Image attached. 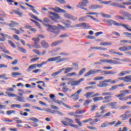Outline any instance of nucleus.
I'll return each instance as SVG.
<instances>
[{"mask_svg": "<svg viewBox=\"0 0 131 131\" xmlns=\"http://www.w3.org/2000/svg\"><path fill=\"white\" fill-rule=\"evenodd\" d=\"M70 126H72V127H75V128H77L78 127V126L76 124H68Z\"/></svg>", "mask_w": 131, "mask_h": 131, "instance_id": "60", "label": "nucleus"}, {"mask_svg": "<svg viewBox=\"0 0 131 131\" xmlns=\"http://www.w3.org/2000/svg\"><path fill=\"white\" fill-rule=\"evenodd\" d=\"M100 72H101V74H103V75H115L117 73V72L116 71H103L102 70H97V69H95V70H91L89 71L88 72L85 73L84 74V77H86L87 76H90L91 74H99Z\"/></svg>", "mask_w": 131, "mask_h": 131, "instance_id": "1", "label": "nucleus"}, {"mask_svg": "<svg viewBox=\"0 0 131 131\" xmlns=\"http://www.w3.org/2000/svg\"><path fill=\"white\" fill-rule=\"evenodd\" d=\"M99 2V4H103L104 5H109V4H111L112 2L109 1H103V0H97Z\"/></svg>", "mask_w": 131, "mask_h": 131, "instance_id": "21", "label": "nucleus"}, {"mask_svg": "<svg viewBox=\"0 0 131 131\" xmlns=\"http://www.w3.org/2000/svg\"><path fill=\"white\" fill-rule=\"evenodd\" d=\"M58 74H60V72L59 71L53 73L52 74V76L55 77V76H56V75H58Z\"/></svg>", "mask_w": 131, "mask_h": 131, "instance_id": "64", "label": "nucleus"}, {"mask_svg": "<svg viewBox=\"0 0 131 131\" xmlns=\"http://www.w3.org/2000/svg\"><path fill=\"white\" fill-rule=\"evenodd\" d=\"M43 26H46V27H48L47 28V31L49 32H52L54 33L55 36H57V35H59L60 33V31L58 30V27L55 25L43 24Z\"/></svg>", "mask_w": 131, "mask_h": 131, "instance_id": "2", "label": "nucleus"}, {"mask_svg": "<svg viewBox=\"0 0 131 131\" xmlns=\"http://www.w3.org/2000/svg\"><path fill=\"white\" fill-rule=\"evenodd\" d=\"M95 94V92H89L86 93L85 94H84V97L86 98V99H90V96H92V95Z\"/></svg>", "mask_w": 131, "mask_h": 131, "instance_id": "18", "label": "nucleus"}, {"mask_svg": "<svg viewBox=\"0 0 131 131\" xmlns=\"http://www.w3.org/2000/svg\"><path fill=\"white\" fill-rule=\"evenodd\" d=\"M118 86L117 85H115L112 86L111 88L109 89V91H115V90H117Z\"/></svg>", "mask_w": 131, "mask_h": 131, "instance_id": "38", "label": "nucleus"}, {"mask_svg": "<svg viewBox=\"0 0 131 131\" xmlns=\"http://www.w3.org/2000/svg\"><path fill=\"white\" fill-rule=\"evenodd\" d=\"M120 93L121 94L117 95H116L115 96L117 97V98H121V97H125V96H126V94H128V93H129V92L128 91V90H122L120 91Z\"/></svg>", "mask_w": 131, "mask_h": 131, "instance_id": "7", "label": "nucleus"}, {"mask_svg": "<svg viewBox=\"0 0 131 131\" xmlns=\"http://www.w3.org/2000/svg\"><path fill=\"white\" fill-rule=\"evenodd\" d=\"M31 11H32V12L33 13H34L35 14H36V15H39V13L38 11H37V10H36V9H35L34 8H32V9H31Z\"/></svg>", "mask_w": 131, "mask_h": 131, "instance_id": "49", "label": "nucleus"}, {"mask_svg": "<svg viewBox=\"0 0 131 131\" xmlns=\"http://www.w3.org/2000/svg\"><path fill=\"white\" fill-rule=\"evenodd\" d=\"M115 18L117 19H119V20H124V17H122L120 15H117L115 16Z\"/></svg>", "mask_w": 131, "mask_h": 131, "instance_id": "55", "label": "nucleus"}, {"mask_svg": "<svg viewBox=\"0 0 131 131\" xmlns=\"http://www.w3.org/2000/svg\"><path fill=\"white\" fill-rule=\"evenodd\" d=\"M87 128H89V129H92L93 130H97V128L94 126H87Z\"/></svg>", "mask_w": 131, "mask_h": 131, "instance_id": "57", "label": "nucleus"}, {"mask_svg": "<svg viewBox=\"0 0 131 131\" xmlns=\"http://www.w3.org/2000/svg\"><path fill=\"white\" fill-rule=\"evenodd\" d=\"M64 17L67 19H70V20H73V21H76V20H77V17L69 13H64Z\"/></svg>", "mask_w": 131, "mask_h": 131, "instance_id": "5", "label": "nucleus"}, {"mask_svg": "<svg viewBox=\"0 0 131 131\" xmlns=\"http://www.w3.org/2000/svg\"><path fill=\"white\" fill-rule=\"evenodd\" d=\"M97 108H98V105L94 104L91 108V111H94L95 109H97Z\"/></svg>", "mask_w": 131, "mask_h": 131, "instance_id": "59", "label": "nucleus"}, {"mask_svg": "<svg viewBox=\"0 0 131 131\" xmlns=\"http://www.w3.org/2000/svg\"><path fill=\"white\" fill-rule=\"evenodd\" d=\"M17 98L19 102H22L23 103H25L26 102L25 100H24V97H20L19 96H17Z\"/></svg>", "mask_w": 131, "mask_h": 131, "instance_id": "29", "label": "nucleus"}, {"mask_svg": "<svg viewBox=\"0 0 131 131\" xmlns=\"http://www.w3.org/2000/svg\"><path fill=\"white\" fill-rule=\"evenodd\" d=\"M106 126H108V122L105 121L104 123H102L101 125V127H106Z\"/></svg>", "mask_w": 131, "mask_h": 131, "instance_id": "44", "label": "nucleus"}, {"mask_svg": "<svg viewBox=\"0 0 131 131\" xmlns=\"http://www.w3.org/2000/svg\"><path fill=\"white\" fill-rule=\"evenodd\" d=\"M4 57L6 58V59H10V60H13V57L12 56H10L7 54H4Z\"/></svg>", "mask_w": 131, "mask_h": 131, "instance_id": "50", "label": "nucleus"}, {"mask_svg": "<svg viewBox=\"0 0 131 131\" xmlns=\"http://www.w3.org/2000/svg\"><path fill=\"white\" fill-rule=\"evenodd\" d=\"M17 25V23L12 20L10 21V23L9 24L8 26L9 27H15Z\"/></svg>", "mask_w": 131, "mask_h": 131, "instance_id": "25", "label": "nucleus"}, {"mask_svg": "<svg viewBox=\"0 0 131 131\" xmlns=\"http://www.w3.org/2000/svg\"><path fill=\"white\" fill-rule=\"evenodd\" d=\"M86 37L88 39H95V38H96V37L93 36H91V35H88V36H86Z\"/></svg>", "mask_w": 131, "mask_h": 131, "instance_id": "54", "label": "nucleus"}, {"mask_svg": "<svg viewBox=\"0 0 131 131\" xmlns=\"http://www.w3.org/2000/svg\"><path fill=\"white\" fill-rule=\"evenodd\" d=\"M104 78V77L102 76H97L95 77L94 79L93 80H101V79H103Z\"/></svg>", "mask_w": 131, "mask_h": 131, "instance_id": "37", "label": "nucleus"}, {"mask_svg": "<svg viewBox=\"0 0 131 131\" xmlns=\"http://www.w3.org/2000/svg\"><path fill=\"white\" fill-rule=\"evenodd\" d=\"M31 21H32L34 23H35L36 24V25H37V26H38V28H39L40 29V28H41V27L40 26V25L39 24V23H38L37 21H35L33 19H31Z\"/></svg>", "mask_w": 131, "mask_h": 131, "instance_id": "34", "label": "nucleus"}, {"mask_svg": "<svg viewBox=\"0 0 131 131\" xmlns=\"http://www.w3.org/2000/svg\"><path fill=\"white\" fill-rule=\"evenodd\" d=\"M122 16H124V17H126L128 18V20H131V14L127 11H124V13H123Z\"/></svg>", "mask_w": 131, "mask_h": 131, "instance_id": "15", "label": "nucleus"}, {"mask_svg": "<svg viewBox=\"0 0 131 131\" xmlns=\"http://www.w3.org/2000/svg\"><path fill=\"white\" fill-rule=\"evenodd\" d=\"M59 37L60 38H64L65 37H68V34L67 33H64L63 34H61L59 36Z\"/></svg>", "mask_w": 131, "mask_h": 131, "instance_id": "42", "label": "nucleus"}, {"mask_svg": "<svg viewBox=\"0 0 131 131\" xmlns=\"http://www.w3.org/2000/svg\"><path fill=\"white\" fill-rule=\"evenodd\" d=\"M90 103H91V100H86L84 102V104H83V105H84V106H88V105H89V104H90Z\"/></svg>", "mask_w": 131, "mask_h": 131, "instance_id": "52", "label": "nucleus"}, {"mask_svg": "<svg viewBox=\"0 0 131 131\" xmlns=\"http://www.w3.org/2000/svg\"><path fill=\"white\" fill-rule=\"evenodd\" d=\"M105 23L108 26H112V25L113 24V20L108 19L105 21Z\"/></svg>", "mask_w": 131, "mask_h": 131, "instance_id": "24", "label": "nucleus"}, {"mask_svg": "<svg viewBox=\"0 0 131 131\" xmlns=\"http://www.w3.org/2000/svg\"><path fill=\"white\" fill-rule=\"evenodd\" d=\"M130 71H122L120 72V73L119 74V76H123L124 75H125V74H128L130 73Z\"/></svg>", "mask_w": 131, "mask_h": 131, "instance_id": "19", "label": "nucleus"}, {"mask_svg": "<svg viewBox=\"0 0 131 131\" xmlns=\"http://www.w3.org/2000/svg\"><path fill=\"white\" fill-rule=\"evenodd\" d=\"M68 80H70V81L67 82V84H71L72 86H75V85H78L80 82L83 81V80H84V78H81L77 81H73V79L68 78Z\"/></svg>", "mask_w": 131, "mask_h": 131, "instance_id": "4", "label": "nucleus"}, {"mask_svg": "<svg viewBox=\"0 0 131 131\" xmlns=\"http://www.w3.org/2000/svg\"><path fill=\"white\" fill-rule=\"evenodd\" d=\"M63 23L64 24L65 26H69L72 24V22L70 20H67Z\"/></svg>", "mask_w": 131, "mask_h": 131, "instance_id": "28", "label": "nucleus"}, {"mask_svg": "<svg viewBox=\"0 0 131 131\" xmlns=\"http://www.w3.org/2000/svg\"><path fill=\"white\" fill-rule=\"evenodd\" d=\"M8 43H10V46L11 47H12L13 48L16 47V46H15V43H14V42H13V41L9 40H8Z\"/></svg>", "mask_w": 131, "mask_h": 131, "instance_id": "43", "label": "nucleus"}, {"mask_svg": "<svg viewBox=\"0 0 131 131\" xmlns=\"http://www.w3.org/2000/svg\"><path fill=\"white\" fill-rule=\"evenodd\" d=\"M125 82H130L131 81V75L126 76L125 77Z\"/></svg>", "mask_w": 131, "mask_h": 131, "instance_id": "23", "label": "nucleus"}, {"mask_svg": "<svg viewBox=\"0 0 131 131\" xmlns=\"http://www.w3.org/2000/svg\"><path fill=\"white\" fill-rule=\"evenodd\" d=\"M41 46L44 49H48V48H49V47H50V46L49 45V43H48V42H47L45 40H42L41 42Z\"/></svg>", "mask_w": 131, "mask_h": 131, "instance_id": "13", "label": "nucleus"}, {"mask_svg": "<svg viewBox=\"0 0 131 131\" xmlns=\"http://www.w3.org/2000/svg\"><path fill=\"white\" fill-rule=\"evenodd\" d=\"M17 15H18L19 17H22V16H23V13L21 11H17Z\"/></svg>", "mask_w": 131, "mask_h": 131, "instance_id": "63", "label": "nucleus"}, {"mask_svg": "<svg viewBox=\"0 0 131 131\" xmlns=\"http://www.w3.org/2000/svg\"><path fill=\"white\" fill-rule=\"evenodd\" d=\"M81 92H82V89H79L74 94H72L71 95V97H75L76 95H79V94H80V93H81Z\"/></svg>", "mask_w": 131, "mask_h": 131, "instance_id": "26", "label": "nucleus"}, {"mask_svg": "<svg viewBox=\"0 0 131 131\" xmlns=\"http://www.w3.org/2000/svg\"><path fill=\"white\" fill-rule=\"evenodd\" d=\"M14 112H16V111L14 110L8 111H7V114L8 115H11V114H12V113H14Z\"/></svg>", "mask_w": 131, "mask_h": 131, "instance_id": "51", "label": "nucleus"}, {"mask_svg": "<svg viewBox=\"0 0 131 131\" xmlns=\"http://www.w3.org/2000/svg\"><path fill=\"white\" fill-rule=\"evenodd\" d=\"M6 94L10 97L11 98L12 97H16V95L14 94H12V93L10 92H6Z\"/></svg>", "mask_w": 131, "mask_h": 131, "instance_id": "30", "label": "nucleus"}, {"mask_svg": "<svg viewBox=\"0 0 131 131\" xmlns=\"http://www.w3.org/2000/svg\"><path fill=\"white\" fill-rule=\"evenodd\" d=\"M43 23H50L51 20L48 17H45L43 18Z\"/></svg>", "mask_w": 131, "mask_h": 131, "instance_id": "40", "label": "nucleus"}, {"mask_svg": "<svg viewBox=\"0 0 131 131\" xmlns=\"http://www.w3.org/2000/svg\"><path fill=\"white\" fill-rule=\"evenodd\" d=\"M85 70H86L85 68H82L79 72V74H78L79 76H80V75L83 74V73H84V71H85Z\"/></svg>", "mask_w": 131, "mask_h": 131, "instance_id": "31", "label": "nucleus"}, {"mask_svg": "<svg viewBox=\"0 0 131 131\" xmlns=\"http://www.w3.org/2000/svg\"><path fill=\"white\" fill-rule=\"evenodd\" d=\"M33 52L35 53V54H37V55H40L39 51L37 49H33Z\"/></svg>", "mask_w": 131, "mask_h": 131, "instance_id": "56", "label": "nucleus"}, {"mask_svg": "<svg viewBox=\"0 0 131 131\" xmlns=\"http://www.w3.org/2000/svg\"><path fill=\"white\" fill-rule=\"evenodd\" d=\"M29 120H32V121H34V122H38V121H39V120H38V119L34 118V117L30 118Z\"/></svg>", "mask_w": 131, "mask_h": 131, "instance_id": "33", "label": "nucleus"}, {"mask_svg": "<svg viewBox=\"0 0 131 131\" xmlns=\"http://www.w3.org/2000/svg\"><path fill=\"white\" fill-rule=\"evenodd\" d=\"M57 13H66V10L60 8L59 7H55L54 9Z\"/></svg>", "mask_w": 131, "mask_h": 131, "instance_id": "14", "label": "nucleus"}, {"mask_svg": "<svg viewBox=\"0 0 131 131\" xmlns=\"http://www.w3.org/2000/svg\"><path fill=\"white\" fill-rule=\"evenodd\" d=\"M32 40L34 41L33 45H31L29 43L27 44V47H29L30 49H32V48H35L36 49H40V46L37 43L38 41H39V38H32Z\"/></svg>", "mask_w": 131, "mask_h": 131, "instance_id": "3", "label": "nucleus"}, {"mask_svg": "<svg viewBox=\"0 0 131 131\" xmlns=\"http://www.w3.org/2000/svg\"><path fill=\"white\" fill-rule=\"evenodd\" d=\"M17 51L21 52V53H23V54H26V53H27V50H26V49L18 45H17Z\"/></svg>", "mask_w": 131, "mask_h": 131, "instance_id": "12", "label": "nucleus"}, {"mask_svg": "<svg viewBox=\"0 0 131 131\" xmlns=\"http://www.w3.org/2000/svg\"><path fill=\"white\" fill-rule=\"evenodd\" d=\"M89 3V1L87 0H83L82 3H79V5L77 6L78 8H80V9H83L84 10H86V8H84L86 7V4Z\"/></svg>", "mask_w": 131, "mask_h": 131, "instance_id": "6", "label": "nucleus"}, {"mask_svg": "<svg viewBox=\"0 0 131 131\" xmlns=\"http://www.w3.org/2000/svg\"><path fill=\"white\" fill-rule=\"evenodd\" d=\"M89 8L90 10H97V9H102L103 6L100 5H90Z\"/></svg>", "mask_w": 131, "mask_h": 131, "instance_id": "8", "label": "nucleus"}, {"mask_svg": "<svg viewBox=\"0 0 131 131\" xmlns=\"http://www.w3.org/2000/svg\"><path fill=\"white\" fill-rule=\"evenodd\" d=\"M108 86L107 83H105L104 81L99 82V84L97 85V86H99V88H105V86Z\"/></svg>", "mask_w": 131, "mask_h": 131, "instance_id": "20", "label": "nucleus"}, {"mask_svg": "<svg viewBox=\"0 0 131 131\" xmlns=\"http://www.w3.org/2000/svg\"><path fill=\"white\" fill-rule=\"evenodd\" d=\"M84 23H80L78 24H76L74 26V28H75V27H82L83 26Z\"/></svg>", "mask_w": 131, "mask_h": 131, "instance_id": "39", "label": "nucleus"}, {"mask_svg": "<svg viewBox=\"0 0 131 131\" xmlns=\"http://www.w3.org/2000/svg\"><path fill=\"white\" fill-rule=\"evenodd\" d=\"M34 69H36V67L35 64L30 66L28 69L27 70V72H30L31 70H33Z\"/></svg>", "mask_w": 131, "mask_h": 131, "instance_id": "17", "label": "nucleus"}, {"mask_svg": "<svg viewBox=\"0 0 131 131\" xmlns=\"http://www.w3.org/2000/svg\"><path fill=\"white\" fill-rule=\"evenodd\" d=\"M128 108V106L127 105H123L119 108V110H122V109H127Z\"/></svg>", "mask_w": 131, "mask_h": 131, "instance_id": "62", "label": "nucleus"}, {"mask_svg": "<svg viewBox=\"0 0 131 131\" xmlns=\"http://www.w3.org/2000/svg\"><path fill=\"white\" fill-rule=\"evenodd\" d=\"M127 99H128V97H120L119 98V100H120V101H126V100H127Z\"/></svg>", "mask_w": 131, "mask_h": 131, "instance_id": "48", "label": "nucleus"}, {"mask_svg": "<svg viewBox=\"0 0 131 131\" xmlns=\"http://www.w3.org/2000/svg\"><path fill=\"white\" fill-rule=\"evenodd\" d=\"M120 117H122V120H126V119H127V115L124 114L120 116Z\"/></svg>", "mask_w": 131, "mask_h": 131, "instance_id": "32", "label": "nucleus"}, {"mask_svg": "<svg viewBox=\"0 0 131 131\" xmlns=\"http://www.w3.org/2000/svg\"><path fill=\"white\" fill-rule=\"evenodd\" d=\"M66 121L69 122L68 124H72V123H73V120H72V119H71L67 118Z\"/></svg>", "mask_w": 131, "mask_h": 131, "instance_id": "45", "label": "nucleus"}, {"mask_svg": "<svg viewBox=\"0 0 131 131\" xmlns=\"http://www.w3.org/2000/svg\"><path fill=\"white\" fill-rule=\"evenodd\" d=\"M113 24L116 26H122V25L119 23H117L116 21L113 20Z\"/></svg>", "mask_w": 131, "mask_h": 131, "instance_id": "36", "label": "nucleus"}, {"mask_svg": "<svg viewBox=\"0 0 131 131\" xmlns=\"http://www.w3.org/2000/svg\"><path fill=\"white\" fill-rule=\"evenodd\" d=\"M73 66H74V68L75 70H78V64L77 63H73Z\"/></svg>", "mask_w": 131, "mask_h": 131, "instance_id": "53", "label": "nucleus"}, {"mask_svg": "<svg viewBox=\"0 0 131 131\" xmlns=\"http://www.w3.org/2000/svg\"><path fill=\"white\" fill-rule=\"evenodd\" d=\"M58 42L57 41L52 42V43L51 45V47H56L58 46Z\"/></svg>", "mask_w": 131, "mask_h": 131, "instance_id": "58", "label": "nucleus"}, {"mask_svg": "<svg viewBox=\"0 0 131 131\" xmlns=\"http://www.w3.org/2000/svg\"><path fill=\"white\" fill-rule=\"evenodd\" d=\"M112 64H120V62H119V61H117V60H112Z\"/></svg>", "mask_w": 131, "mask_h": 131, "instance_id": "61", "label": "nucleus"}, {"mask_svg": "<svg viewBox=\"0 0 131 131\" xmlns=\"http://www.w3.org/2000/svg\"><path fill=\"white\" fill-rule=\"evenodd\" d=\"M112 98V96H106L104 97V101H102V103H109V102H111L112 100L111 99Z\"/></svg>", "mask_w": 131, "mask_h": 131, "instance_id": "11", "label": "nucleus"}, {"mask_svg": "<svg viewBox=\"0 0 131 131\" xmlns=\"http://www.w3.org/2000/svg\"><path fill=\"white\" fill-rule=\"evenodd\" d=\"M49 14L50 15H52V16H54L55 19H60V15L59 14L54 13V12H49Z\"/></svg>", "mask_w": 131, "mask_h": 131, "instance_id": "22", "label": "nucleus"}, {"mask_svg": "<svg viewBox=\"0 0 131 131\" xmlns=\"http://www.w3.org/2000/svg\"><path fill=\"white\" fill-rule=\"evenodd\" d=\"M0 78H3V79H5V80L9 79V78L6 77V74L0 75Z\"/></svg>", "mask_w": 131, "mask_h": 131, "instance_id": "46", "label": "nucleus"}, {"mask_svg": "<svg viewBox=\"0 0 131 131\" xmlns=\"http://www.w3.org/2000/svg\"><path fill=\"white\" fill-rule=\"evenodd\" d=\"M123 35H125V36H127V37H129L131 39V33L128 32H123Z\"/></svg>", "mask_w": 131, "mask_h": 131, "instance_id": "35", "label": "nucleus"}, {"mask_svg": "<svg viewBox=\"0 0 131 131\" xmlns=\"http://www.w3.org/2000/svg\"><path fill=\"white\" fill-rule=\"evenodd\" d=\"M110 6H111L112 7H117V8H120L121 9H125V6L123 5H120L118 3H111V4H110Z\"/></svg>", "mask_w": 131, "mask_h": 131, "instance_id": "9", "label": "nucleus"}, {"mask_svg": "<svg viewBox=\"0 0 131 131\" xmlns=\"http://www.w3.org/2000/svg\"><path fill=\"white\" fill-rule=\"evenodd\" d=\"M59 59H61L60 56L50 58L47 60V62H55V61H57Z\"/></svg>", "mask_w": 131, "mask_h": 131, "instance_id": "10", "label": "nucleus"}, {"mask_svg": "<svg viewBox=\"0 0 131 131\" xmlns=\"http://www.w3.org/2000/svg\"><path fill=\"white\" fill-rule=\"evenodd\" d=\"M32 108L36 109V110H39L40 111H43V110L41 109L40 107L36 106H32Z\"/></svg>", "mask_w": 131, "mask_h": 131, "instance_id": "47", "label": "nucleus"}, {"mask_svg": "<svg viewBox=\"0 0 131 131\" xmlns=\"http://www.w3.org/2000/svg\"><path fill=\"white\" fill-rule=\"evenodd\" d=\"M94 102H97V101H101V100H104L103 97H96L93 98Z\"/></svg>", "mask_w": 131, "mask_h": 131, "instance_id": "27", "label": "nucleus"}, {"mask_svg": "<svg viewBox=\"0 0 131 131\" xmlns=\"http://www.w3.org/2000/svg\"><path fill=\"white\" fill-rule=\"evenodd\" d=\"M76 114H82L84 113L83 111L81 110H78L75 112Z\"/></svg>", "mask_w": 131, "mask_h": 131, "instance_id": "41", "label": "nucleus"}, {"mask_svg": "<svg viewBox=\"0 0 131 131\" xmlns=\"http://www.w3.org/2000/svg\"><path fill=\"white\" fill-rule=\"evenodd\" d=\"M117 104V102L114 101V102H112L110 103L109 106H111L112 109H117V106L116 105Z\"/></svg>", "mask_w": 131, "mask_h": 131, "instance_id": "16", "label": "nucleus"}]
</instances>
